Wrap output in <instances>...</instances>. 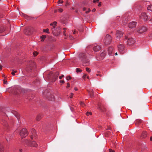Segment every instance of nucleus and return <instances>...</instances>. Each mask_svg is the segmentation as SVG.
Masks as SVG:
<instances>
[{"label": "nucleus", "instance_id": "6e6d98bb", "mask_svg": "<svg viewBox=\"0 0 152 152\" xmlns=\"http://www.w3.org/2000/svg\"><path fill=\"white\" fill-rule=\"evenodd\" d=\"M37 120H39L40 119V118H39L38 117L37 118Z\"/></svg>", "mask_w": 152, "mask_h": 152}, {"label": "nucleus", "instance_id": "c85d7f7f", "mask_svg": "<svg viewBox=\"0 0 152 152\" xmlns=\"http://www.w3.org/2000/svg\"><path fill=\"white\" fill-rule=\"evenodd\" d=\"M80 104L81 106H82L83 107L85 106V104L82 102H80Z\"/></svg>", "mask_w": 152, "mask_h": 152}, {"label": "nucleus", "instance_id": "9d476101", "mask_svg": "<svg viewBox=\"0 0 152 152\" xmlns=\"http://www.w3.org/2000/svg\"><path fill=\"white\" fill-rule=\"evenodd\" d=\"M127 42V44L129 45H131L134 43L135 40L132 38H129L128 39Z\"/></svg>", "mask_w": 152, "mask_h": 152}, {"label": "nucleus", "instance_id": "a19ab883", "mask_svg": "<svg viewBox=\"0 0 152 152\" xmlns=\"http://www.w3.org/2000/svg\"><path fill=\"white\" fill-rule=\"evenodd\" d=\"M60 82L61 83L63 84L64 83V80H60Z\"/></svg>", "mask_w": 152, "mask_h": 152}, {"label": "nucleus", "instance_id": "f3484780", "mask_svg": "<svg viewBox=\"0 0 152 152\" xmlns=\"http://www.w3.org/2000/svg\"><path fill=\"white\" fill-rule=\"evenodd\" d=\"M147 133L146 132H143L142 133L141 135V137L142 138H145L147 136Z\"/></svg>", "mask_w": 152, "mask_h": 152}, {"label": "nucleus", "instance_id": "72a5a7b5", "mask_svg": "<svg viewBox=\"0 0 152 152\" xmlns=\"http://www.w3.org/2000/svg\"><path fill=\"white\" fill-rule=\"evenodd\" d=\"M99 0H94L93 1V2L94 3H96V2H99Z\"/></svg>", "mask_w": 152, "mask_h": 152}, {"label": "nucleus", "instance_id": "ddd939ff", "mask_svg": "<svg viewBox=\"0 0 152 152\" xmlns=\"http://www.w3.org/2000/svg\"><path fill=\"white\" fill-rule=\"evenodd\" d=\"M113 51V48L112 47H109L108 49V52L109 55H112V54Z\"/></svg>", "mask_w": 152, "mask_h": 152}, {"label": "nucleus", "instance_id": "37998d69", "mask_svg": "<svg viewBox=\"0 0 152 152\" xmlns=\"http://www.w3.org/2000/svg\"><path fill=\"white\" fill-rule=\"evenodd\" d=\"M66 32V30H64V35L65 36H66V34L65 33V32Z\"/></svg>", "mask_w": 152, "mask_h": 152}, {"label": "nucleus", "instance_id": "ea45409f", "mask_svg": "<svg viewBox=\"0 0 152 152\" xmlns=\"http://www.w3.org/2000/svg\"><path fill=\"white\" fill-rule=\"evenodd\" d=\"M33 54L34 55V56H37V52H34L33 53Z\"/></svg>", "mask_w": 152, "mask_h": 152}, {"label": "nucleus", "instance_id": "de8ad7c7", "mask_svg": "<svg viewBox=\"0 0 152 152\" xmlns=\"http://www.w3.org/2000/svg\"><path fill=\"white\" fill-rule=\"evenodd\" d=\"M7 81L5 80H4V83L5 84H7Z\"/></svg>", "mask_w": 152, "mask_h": 152}, {"label": "nucleus", "instance_id": "a211bd4d", "mask_svg": "<svg viewBox=\"0 0 152 152\" xmlns=\"http://www.w3.org/2000/svg\"><path fill=\"white\" fill-rule=\"evenodd\" d=\"M89 94L90 95V96L91 98L93 97L94 96V91L93 90H92L89 91Z\"/></svg>", "mask_w": 152, "mask_h": 152}, {"label": "nucleus", "instance_id": "c03bdc74", "mask_svg": "<svg viewBox=\"0 0 152 152\" xmlns=\"http://www.w3.org/2000/svg\"><path fill=\"white\" fill-rule=\"evenodd\" d=\"M86 74L84 75L83 76V79H84L86 77Z\"/></svg>", "mask_w": 152, "mask_h": 152}, {"label": "nucleus", "instance_id": "4be33fe9", "mask_svg": "<svg viewBox=\"0 0 152 152\" xmlns=\"http://www.w3.org/2000/svg\"><path fill=\"white\" fill-rule=\"evenodd\" d=\"M4 149L3 147L0 145V152H3Z\"/></svg>", "mask_w": 152, "mask_h": 152}, {"label": "nucleus", "instance_id": "393cba45", "mask_svg": "<svg viewBox=\"0 0 152 152\" xmlns=\"http://www.w3.org/2000/svg\"><path fill=\"white\" fill-rule=\"evenodd\" d=\"M98 107H99V108L100 110H102V111H104V110L103 109H102V108L101 105L100 104H98Z\"/></svg>", "mask_w": 152, "mask_h": 152}, {"label": "nucleus", "instance_id": "69168bd1", "mask_svg": "<svg viewBox=\"0 0 152 152\" xmlns=\"http://www.w3.org/2000/svg\"><path fill=\"white\" fill-rule=\"evenodd\" d=\"M87 78L88 79H89V77H88V76H87Z\"/></svg>", "mask_w": 152, "mask_h": 152}, {"label": "nucleus", "instance_id": "cd10ccee", "mask_svg": "<svg viewBox=\"0 0 152 152\" xmlns=\"http://www.w3.org/2000/svg\"><path fill=\"white\" fill-rule=\"evenodd\" d=\"M17 72V71L16 70H12L11 74L13 76H14L15 75V73H16Z\"/></svg>", "mask_w": 152, "mask_h": 152}, {"label": "nucleus", "instance_id": "c756f323", "mask_svg": "<svg viewBox=\"0 0 152 152\" xmlns=\"http://www.w3.org/2000/svg\"><path fill=\"white\" fill-rule=\"evenodd\" d=\"M86 70L88 72H90L91 71V70L88 67H87L86 68Z\"/></svg>", "mask_w": 152, "mask_h": 152}, {"label": "nucleus", "instance_id": "774afa93", "mask_svg": "<svg viewBox=\"0 0 152 152\" xmlns=\"http://www.w3.org/2000/svg\"><path fill=\"white\" fill-rule=\"evenodd\" d=\"M151 21H152V18H151Z\"/></svg>", "mask_w": 152, "mask_h": 152}, {"label": "nucleus", "instance_id": "6e6552de", "mask_svg": "<svg viewBox=\"0 0 152 152\" xmlns=\"http://www.w3.org/2000/svg\"><path fill=\"white\" fill-rule=\"evenodd\" d=\"M146 31L147 28L144 26L140 27L137 29V32L140 34L145 32Z\"/></svg>", "mask_w": 152, "mask_h": 152}, {"label": "nucleus", "instance_id": "412c9836", "mask_svg": "<svg viewBox=\"0 0 152 152\" xmlns=\"http://www.w3.org/2000/svg\"><path fill=\"white\" fill-rule=\"evenodd\" d=\"M41 38L42 39L41 41H43L46 38V36L45 35H42L41 36Z\"/></svg>", "mask_w": 152, "mask_h": 152}, {"label": "nucleus", "instance_id": "39448f33", "mask_svg": "<svg viewBox=\"0 0 152 152\" xmlns=\"http://www.w3.org/2000/svg\"><path fill=\"white\" fill-rule=\"evenodd\" d=\"M140 19L143 20L144 21L147 20L149 18L145 12H142L140 16Z\"/></svg>", "mask_w": 152, "mask_h": 152}, {"label": "nucleus", "instance_id": "e433bc0d", "mask_svg": "<svg viewBox=\"0 0 152 152\" xmlns=\"http://www.w3.org/2000/svg\"><path fill=\"white\" fill-rule=\"evenodd\" d=\"M109 152H115V151L113 150H112L111 149H109Z\"/></svg>", "mask_w": 152, "mask_h": 152}, {"label": "nucleus", "instance_id": "603ef678", "mask_svg": "<svg viewBox=\"0 0 152 152\" xmlns=\"http://www.w3.org/2000/svg\"><path fill=\"white\" fill-rule=\"evenodd\" d=\"M96 75H97V76H100V77H101V76H102V75H100V74H96Z\"/></svg>", "mask_w": 152, "mask_h": 152}, {"label": "nucleus", "instance_id": "8fccbe9b", "mask_svg": "<svg viewBox=\"0 0 152 152\" xmlns=\"http://www.w3.org/2000/svg\"><path fill=\"white\" fill-rule=\"evenodd\" d=\"M69 37H70V39H72L73 38L72 37V36H71V35L69 36Z\"/></svg>", "mask_w": 152, "mask_h": 152}, {"label": "nucleus", "instance_id": "20e7f679", "mask_svg": "<svg viewBox=\"0 0 152 152\" xmlns=\"http://www.w3.org/2000/svg\"><path fill=\"white\" fill-rule=\"evenodd\" d=\"M111 40V36L109 34H107L104 41L105 45H108L110 44Z\"/></svg>", "mask_w": 152, "mask_h": 152}, {"label": "nucleus", "instance_id": "bf43d9fd", "mask_svg": "<svg viewBox=\"0 0 152 152\" xmlns=\"http://www.w3.org/2000/svg\"><path fill=\"white\" fill-rule=\"evenodd\" d=\"M75 33H76V32L75 31H74L73 32V34H75Z\"/></svg>", "mask_w": 152, "mask_h": 152}, {"label": "nucleus", "instance_id": "13d9d810", "mask_svg": "<svg viewBox=\"0 0 152 152\" xmlns=\"http://www.w3.org/2000/svg\"><path fill=\"white\" fill-rule=\"evenodd\" d=\"M150 140L151 141H152V137H151Z\"/></svg>", "mask_w": 152, "mask_h": 152}, {"label": "nucleus", "instance_id": "0e129e2a", "mask_svg": "<svg viewBox=\"0 0 152 152\" xmlns=\"http://www.w3.org/2000/svg\"><path fill=\"white\" fill-rule=\"evenodd\" d=\"M115 55H117V53H115Z\"/></svg>", "mask_w": 152, "mask_h": 152}, {"label": "nucleus", "instance_id": "7c9ffc66", "mask_svg": "<svg viewBox=\"0 0 152 152\" xmlns=\"http://www.w3.org/2000/svg\"><path fill=\"white\" fill-rule=\"evenodd\" d=\"M71 77L70 76H67L66 77V80H69L71 79Z\"/></svg>", "mask_w": 152, "mask_h": 152}, {"label": "nucleus", "instance_id": "f704fd0d", "mask_svg": "<svg viewBox=\"0 0 152 152\" xmlns=\"http://www.w3.org/2000/svg\"><path fill=\"white\" fill-rule=\"evenodd\" d=\"M91 11V10L90 9H88V10L86 11V13H88L89 12Z\"/></svg>", "mask_w": 152, "mask_h": 152}, {"label": "nucleus", "instance_id": "473e14b6", "mask_svg": "<svg viewBox=\"0 0 152 152\" xmlns=\"http://www.w3.org/2000/svg\"><path fill=\"white\" fill-rule=\"evenodd\" d=\"M58 2L59 4H60V3L62 4V3H63V1H62V0H59L58 1Z\"/></svg>", "mask_w": 152, "mask_h": 152}, {"label": "nucleus", "instance_id": "09e8293b", "mask_svg": "<svg viewBox=\"0 0 152 152\" xmlns=\"http://www.w3.org/2000/svg\"><path fill=\"white\" fill-rule=\"evenodd\" d=\"M59 10L61 12H62L63 11V10L62 9H59Z\"/></svg>", "mask_w": 152, "mask_h": 152}, {"label": "nucleus", "instance_id": "423d86ee", "mask_svg": "<svg viewBox=\"0 0 152 152\" xmlns=\"http://www.w3.org/2000/svg\"><path fill=\"white\" fill-rule=\"evenodd\" d=\"M118 50L120 53L123 54L125 52V47L123 45L120 44L118 46Z\"/></svg>", "mask_w": 152, "mask_h": 152}, {"label": "nucleus", "instance_id": "4c0bfd02", "mask_svg": "<svg viewBox=\"0 0 152 152\" xmlns=\"http://www.w3.org/2000/svg\"><path fill=\"white\" fill-rule=\"evenodd\" d=\"M64 77V75H62L61 76H60L59 77V79H62V77Z\"/></svg>", "mask_w": 152, "mask_h": 152}, {"label": "nucleus", "instance_id": "864d4df0", "mask_svg": "<svg viewBox=\"0 0 152 152\" xmlns=\"http://www.w3.org/2000/svg\"><path fill=\"white\" fill-rule=\"evenodd\" d=\"M86 10V8L85 7H84L83 8V11H85Z\"/></svg>", "mask_w": 152, "mask_h": 152}, {"label": "nucleus", "instance_id": "5fc2aeb1", "mask_svg": "<svg viewBox=\"0 0 152 152\" xmlns=\"http://www.w3.org/2000/svg\"><path fill=\"white\" fill-rule=\"evenodd\" d=\"M74 90H75L76 91H77V88L75 87L74 88Z\"/></svg>", "mask_w": 152, "mask_h": 152}, {"label": "nucleus", "instance_id": "4d7b16f0", "mask_svg": "<svg viewBox=\"0 0 152 152\" xmlns=\"http://www.w3.org/2000/svg\"><path fill=\"white\" fill-rule=\"evenodd\" d=\"M105 54V53L104 52H102V54H101V55H104V54Z\"/></svg>", "mask_w": 152, "mask_h": 152}, {"label": "nucleus", "instance_id": "5701e85b", "mask_svg": "<svg viewBox=\"0 0 152 152\" xmlns=\"http://www.w3.org/2000/svg\"><path fill=\"white\" fill-rule=\"evenodd\" d=\"M51 98L49 99V100L51 101H54L55 100L54 96L53 95H51Z\"/></svg>", "mask_w": 152, "mask_h": 152}, {"label": "nucleus", "instance_id": "680f3d73", "mask_svg": "<svg viewBox=\"0 0 152 152\" xmlns=\"http://www.w3.org/2000/svg\"><path fill=\"white\" fill-rule=\"evenodd\" d=\"M56 73L57 74V76H58L59 75V73L58 72H57Z\"/></svg>", "mask_w": 152, "mask_h": 152}, {"label": "nucleus", "instance_id": "6ab92c4d", "mask_svg": "<svg viewBox=\"0 0 152 152\" xmlns=\"http://www.w3.org/2000/svg\"><path fill=\"white\" fill-rule=\"evenodd\" d=\"M147 10L152 12V5H151L148 6L147 7Z\"/></svg>", "mask_w": 152, "mask_h": 152}, {"label": "nucleus", "instance_id": "aec40b11", "mask_svg": "<svg viewBox=\"0 0 152 152\" xmlns=\"http://www.w3.org/2000/svg\"><path fill=\"white\" fill-rule=\"evenodd\" d=\"M4 31V28L3 26L0 27V33H2Z\"/></svg>", "mask_w": 152, "mask_h": 152}, {"label": "nucleus", "instance_id": "dca6fc26", "mask_svg": "<svg viewBox=\"0 0 152 152\" xmlns=\"http://www.w3.org/2000/svg\"><path fill=\"white\" fill-rule=\"evenodd\" d=\"M56 22H54L53 23H51L50 24V26H53V28H52V30L53 32L55 30V28L56 26Z\"/></svg>", "mask_w": 152, "mask_h": 152}, {"label": "nucleus", "instance_id": "3c124183", "mask_svg": "<svg viewBox=\"0 0 152 152\" xmlns=\"http://www.w3.org/2000/svg\"><path fill=\"white\" fill-rule=\"evenodd\" d=\"M96 11V9L95 8L93 9L92 10V12H94Z\"/></svg>", "mask_w": 152, "mask_h": 152}, {"label": "nucleus", "instance_id": "9b49d317", "mask_svg": "<svg viewBox=\"0 0 152 152\" xmlns=\"http://www.w3.org/2000/svg\"><path fill=\"white\" fill-rule=\"evenodd\" d=\"M136 26V22H132L130 23L129 24V27L130 28H135Z\"/></svg>", "mask_w": 152, "mask_h": 152}, {"label": "nucleus", "instance_id": "a878e982", "mask_svg": "<svg viewBox=\"0 0 152 152\" xmlns=\"http://www.w3.org/2000/svg\"><path fill=\"white\" fill-rule=\"evenodd\" d=\"M2 124H3L4 126H5L6 127H7V124L6 121H4V122L3 123H2Z\"/></svg>", "mask_w": 152, "mask_h": 152}, {"label": "nucleus", "instance_id": "1a4fd4ad", "mask_svg": "<svg viewBox=\"0 0 152 152\" xmlns=\"http://www.w3.org/2000/svg\"><path fill=\"white\" fill-rule=\"evenodd\" d=\"M123 34V33L122 31L117 30L116 32V35L117 38L119 39L121 37Z\"/></svg>", "mask_w": 152, "mask_h": 152}, {"label": "nucleus", "instance_id": "338daca9", "mask_svg": "<svg viewBox=\"0 0 152 152\" xmlns=\"http://www.w3.org/2000/svg\"><path fill=\"white\" fill-rule=\"evenodd\" d=\"M125 38H126V39H127V37H126V36L125 37Z\"/></svg>", "mask_w": 152, "mask_h": 152}, {"label": "nucleus", "instance_id": "f03ea898", "mask_svg": "<svg viewBox=\"0 0 152 152\" xmlns=\"http://www.w3.org/2000/svg\"><path fill=\"white\" fill-rule=\"evenodd\" d=\"M28 132L25 128H23L20 131V135L22 138L25 137L28 135Z\"/></svg>", "mask_w": 152, "mask_h": 152}, {"label": "nucleus", "instance_id": "7ed1b4c3", "mask_svg": "<svg viewBox=\"0 0 152 152\" xmlns=\"http://www.w3.org/2000/svg\"><path fill=\"white\" fill-rule=\"evenodd\" d=\"M13 90L14 93L15 94H18L19 93H21L22 91L23 90L22 89L18 86H14L13 88Z\"/></svg>", "mask_w": 152, "mask_h": 152}, {"label": "nucleus", "instance_id": "49530a36", "mask_svg": "<svg viewBox=\"0 0 152 152\" xmlns=\"http://www.w3.org/2000/svg\"><path fill=\"white\" fill-rule=\"evenodd\" d=\"M2 66L0 64V70H1L2 69Z\"/></svg>", "mask_w": 152, "mask_h": 152}, {"label": "nucleus", "instance_id": "f8f14e48", "mask_svg": "<svg viewBox=\"0 0 152 152\" xmlns=\"http://www.w3.org/2000/svg\"><path fill=\"white\" fill-rule=\"evenodd\" d=\"M31 132L32 134L30 136L31 138L32 139L34 137L35 138L36 137V133L35 130L34 129H32Z\"/></svg>", "mask_w": 152, "mask_h": 152}, {"label": "nucleus", "instance_id": "79ce46f5", "mask_svg": "<svg viewBox=\"0 0 152 152\" xmlns=\"http://www.w3.org/2000/svg\"><path fill=\"white\" fill-rule=\"evenodd\" d=\"M70 86V85L69 83H67V87H69Z\"/></svg>", "mask_w": 152, "mask_h": 152}, {"label": "nucleus", "instance_id": "4468645a", "mask_svg": "<svg viewBox=\"0 0 152 152\" xmlns=\"http://www.w3.org/2000/svg\"><path fill=\"white\" fill-rule=\"evenodd\" d=\"M12 136L10 134H7L6 137V138L7 141H9L12 138Z\"/></svg>", "mask_w": 152, "mask_h": 152}, {"label": "nucleus", "instance_id": "0eeeda50", "mask_svg": "<svg viewBox=\"0 0 152 152\" xmlns=\"http://www.w3.org/2000/svg\"><path fill=\"white\" fill-rule=\"evenodd\" d=\"M101 48V45L99 44H96L93 48V50L95 52L99 51Z\"/></svg>", "mask_w": 152, "mask_h": 152}, {"label": "nucleus", "instance_id": "a18cd8bd", "mask_svg": "<svg viewBox=\"0 0 152 152\" xmlns=\"http://www.w3.org/2000/svg\"><path fill=\"white\" fill-rule=\"evenodd\" d=\"M101 2L99 3L98 4V6L99 7H100L101 6Z\"/></svg>", "mask_w": 152, "mask_h": 152}, {"label": "nucleus", "instance_id": "f257e3e1", "mask_svg": "<svg viewBox=\"0 0 152 152\" xmlns=\"http://www.w3.org/2000/svg\"><path fill=\"white\" fill-rule=\"evenodd\" d=\"M80 56L82 57L81 60L83 63V66H86L89 64V61L87 58L86 56L84 54H80Z\"/></svg>", "mask_w": 152, "mask_h": 152}, {"label": "nucleus", "instance_id": "2f4dec72", "mask_svg": "<svg viewBox=\"0 0 152 152\" xmlns=\"http://www.w3.org/2000/svg\"><path fill=\"white\" fill-rule=\"evenodd\" d=\"M86 115H87L88 116V115H91V112H87L86 113Z\"/></svg>", "mask_w": 152, "mask_h": 152}, {"label": "nucleus", "instance_id": "bb28decb", "mask_svg": "<svg viewBox=\"0 0 152 152\" xmlns=\"http://www.w3.org/2000/svg\"><path fill=\"white\" fill-rule=\"evenodd\" d=\"M43 31L46 32L48 34L49 33V29L48 28H47L45 29H43Z\"/></svg>", "mask_w": 152, "mask_h": 152}, {"label": "nucleus", "instance_id": "58836bf2", "mask_svg": "<svg viewBox=\"0 0 152 152\" xmlns=\"http://www.w3.org/2000/svg\"><path fill=\"white\" fill-rule=\"evenodd\" d=\"M74 94L72 93H71V95L69 97L70 98H72V96H73Z\"/></svg>", "mask_w": 152, "mask_h": 152}, {"label": "nucleus", "instance_id": "e2e57ef3", "mask_svg": "<svg viewBox=\"0 0 152 152\" xmlns=\"http://www.w3.org/2000/svg\"><path fill=\"white\" fill-rule=\"evenodd\" d=\"M63 30H66V28H63Z\"/></svg>", "mask_w": 152, "mask_h": 152}, {"label": "nucleus", "instance_id": "b1692460", "mask_svg": "<svg viewBox=\"0 0 152 152\" xmlns=\"http://www.w3.org/2000/svg\"><path fill=\"white\" fill-rule=\"evenodd\" d=\"M76 71L77 73L81 72H82V70L79 68H77L76 69Z\"/></svg>", "mask_w": 152, "mask_h": 152}, {"label": "nucleus", "instance_id": "052dcab7", "mask_svg": "<svg viewBox=\"0 0 152 152\" xmlns=\"http://www.w3.org/2000/svg\"><path fill=\"white\" fill-rule=\"evenodd\" d=\"M22 151V149H20L19 150V151H20L19 152H21Z\"/></svg>", "mask_w": 152, "mask_h": 152}, {"label": "nucleus", "instance_id": "2eb2a0df", "mask_svg": "<svg viewBox=\"0 0 152 152\" xmlns=\"http://www.w3.org/2000/svg\"><path fill=\"white\" fill-rule=\"evenodd\" d=\"M30 146L31 147H36L37 146V145L35 141H33L31 142Z\"/></svg>", "mask_w": 152, "mask_h": 152}, {"label": "nucleus", "instance_id": "c9c22d12", "mask_svg": "<svg viewBox=\"0 0 152 152\" xmlns=\"http://www.w3.org/2000/svg\"><path fill=\"white\" fill-rule=\"evenodd\" d=\"M141 122L142 121L141 120H139L137 121V124H140Z\"/></svg>", "mask_w": 152, "mask_h": 152}]
</instances>
